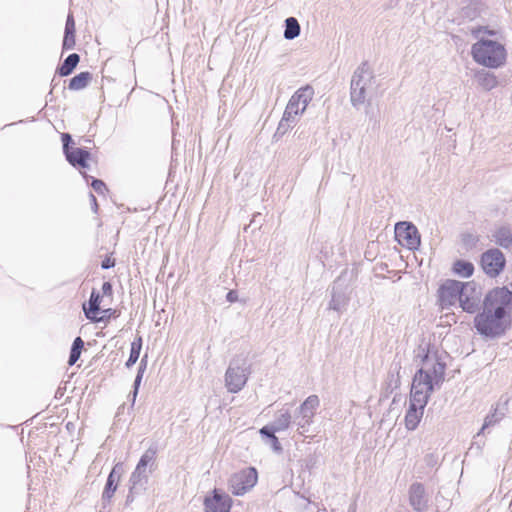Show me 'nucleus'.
I'll use <instances>...</instances> for the list:
<instances>
[{"label": "nucleus", "instance_id": "obj_1", "mask_svg": "<svg viewBox=\"0 0 512 512\" xmlns=\"http://www.w3.org/2000/svg\"><path fill=\"white\" fill-rule=\"evenodd\" d=\"M512 292L506 287L490 290L483 298L482 311L474 317V327L483 337L495 339L505 334L510 325Z\"/></svg>", "mask_w": 512, "mask_h": 512}, {"label": "nucleus", "instance_id": "obj_2", "mask_svg": "<svg viewBox=\"0 0 512 512\" xmlns=\"http://www.w3.org/2000/svg\"><path fill=\"white\" fill-rule=\"evenodd\" d=\"M157 450L148 448L141 456L136 468L129 478V491L126 497V505L131 504L135 498L147 489L149 476L154 470Z\"/></svg>", "mask_w": 512, "mask_h": 512}, {"label": "nucleus", "instance_id": "obj_3", "mask_svg": "<svg viewBox=\"0 0 512 512\" xmlns=\"http://www.w3.org/2000/svg\"><path fill=\"white\" fill-rule=\"evenodd\" d=\"M471 55L476 63L496 69L505 64L507 52L503 44L481 38L472 45Z\"/></svg>", "mask_w": 512, "mask_h": 512}, {"label": "nucleus", "instance_id": "obj_4", "mask_svg": "<svg viewBox=\"0 0 512 512\" xmlns=\"http://www.w3.org/2000/svg\"><path fill=\"white\" fill-rule=\"evenodd\" d=\"M375 76L367 62L361 63L354 71L350 83V101L353 107L363 105L374 88Z\"/></svg>", "mask_w": 512, "mask_h": 512}, {"label": "nucleus", "instance_id": "obj_5", "mask_svg": "<svg viewBox=\"0 0 512 512\" xmlns=\"http://www.w3.org/2000/svg\"><path fill=\"white\" fill-rule=\"evenodd\" d=\"M251 374V364L244 355L234 356L225 372V387L230 393L240 392L246 385Z\"/></svg>", "mask_w": 512, "mask_h": 512}, {"label": "nucleus", "instance_id": "obj_6", "mask_svg": "<svg viewBox=\"0 0 512 512\" xmlns=\"http://www.w3.org/2000/svg\"><path fill=\"white\" fill-rule=\"evenodd\" d=\"M434 386L430 370L418 369L412 380L410 400L415 401L418 405H427Z\"/></svg>", "mask_w": 512, "mask_h": 512}, {"label": "nucleus", "instance_id": "obj_7", "mask_svg": "<svg viewBox=\"0 0 512 512\" xmlns=\"http://www.w3.org/2000/svg\"><path fill=\"white\" fill-rule=\"evenodd\" d=\"M459 306L469 314L478 313L483 305L482 288L474 281L462 282Z\"/></svg>", "mask_w": 512, "mask_h": 512}, {"label": "nucleus", "instance_id": "obj_8", "mask_svg": "<svg viewBox=\"0 0 512 512\" xmlns=\"http://www.w3.org/2000/svg\"><path fill=\"white\" fill-rule=\"evenodd\" d=\"M257 480V470L249 467L234 473L228 481V487L233 495L242 496L256 485Z\"/></svg>", "mask_w": 512, "mask_h": 512}, {"label": "nucleus", "instance_id": "obj_9", "mask_svg": "<svg viewBox=\"0 0 512 512\" xmlns=\"http://www.w3.org/2000/svg\"><path fill=\"white\" fill-rule=\"evenodd\" d=\"M461 288L462 282L446 279L438 288L437 297L438 304L443 310L450 309L457 302H459V297H461Z\"/></svg>", "mask_w": 512, "mask_h": 512}, {"label": "nucleus", "instance_id": "obj_10", "mask_svg": "<svg viewBox=\"0 0 512 512\" xmlns=\"http://www.w3.org/2000/svg\"><path fill=\"white\" fill-rule=\"evenodd\" d=\"M291 418V414L288 411L280 412L270 425H266L260 429L261 435L272 438V448L278 453L282 451V446L275 436V433L286 430L291 423Z\"/></svg>", "mask_w": 512, "mask_h": 512}, {"label": "nucleus", "instance_id": "obj_11", "mask_svg": "<svg viewBox=\"0 0 512 512\" xmlns=\"http://www.w3.org/2000/svg\"><path fill=\"white\" fill-rule=\"evenodd\" d=\"M483 271L490 277L498 276L504 269L506 260L504 254L497 248L484 252L481 256Z\"/></svg>", "mask_w": 512, "mask_h": 512}, {"label": "nucleus", "instance_id": "obj_12", "mask_svg": "<svg viewBox=\"0 0 512 512\" xmlns=\"http://www.w3.org/2000/svg\"><path fill=\"white\" fill-rule=\"evenodd\" d=\"M123 472V467L120 463L116 464L108 475L102 497L101 507L98 512H109V505L114 493L117 490L119 480Z\"/></svg>", "mask_w": 512, "mask_h": 512}, {"label": "nucleus", "instance_id": "obj_13", "mask_svg": "<svg viewBox=\"0 0 512 512\" xmlns=\"http://www.w3.org/2000/svg\"><path fill=\"white\" fill-rule=\"evenodd\" d=\"M231 507V497L217 488L212 491V496H206L204 499L205 512H230Z\"/></svg>", "mask_w": 512, "mask_h": 512}, {"label": "nucleus", "instance_id": "obj_14", "mask_svg": "<svg viewBox=\"0 0 512 512\" xmlns=\"http://www.w3.org/2000/svg\"><path fill=\"white\" fill-rule=\"evenodd\" d=\"M396 236L405 241V245L411 249H417L420 245V235L417 228L409 222H400L395 226Z\"/></svg>", "mask_w": 512, "mask_h": 512}, {"label": "nucleus", "instance_id": "obj_15", "mask_svg": "<svg viewBox=\"0 0 512 512\" xmlns=\"http://www.w3.org/2000/svg\"><path fill=\"white\" fill-rule=\"evenodd\" d=\"M409 504L417 512H425L428 509V498L423 484L416 482L410 486Z\"/></svg>", "mask_w": 512, "mask_h": 512}, {"label": "nucleus", "instance_id": "obj_16", "mask_svg": "<svg viewBox=\"0 0 512 512\" xmlns=\"http://www.w3.org/2000/svg\"><path fill=\"white\" fill-rule=\"evenodd\" d=\"M426 405H418L415 401H409V407L405 415V427L413 431L417 428Z\"/></svg>", "mask_w": 512, "mask_h": 512}, {"label": "nucleus", "instance_id": "obj_17", "mask_svg": "<svg viewBox=\"0 0 512 512\" xmlns=\"http://www.w3.org/2000/svg\"><path fill=\"white\" fill-rule=\"evenodd\" d=\"M66 160L74 167L79 166L81 168L88 167V160L90 158V152L84 148H73L67 154H65Z\"/></svg>", "mask_w": 512, "mask_h": 512}, {"label": "nucleus", "instance_id": "obj_18", "mask_svg": "<svg viewBox=\"0 0 512 512\" xmlns=\"http://www.w3.org/2000/svg\"><path fill=\"white\" fill-rule=\"evenodd\" d=\"M298 114H293L292 104L287 105L283 113L282 119L280 120L276 134L284 135L287 131L293 128L298 120Z\"/></svg>", "mask_w": 512, "mask_h": 512}, {"label": "nucleus", "instance_id": "obj_19", "mask_svg": "<svg viewBox=\"0 0 512 512\" xmlns=\"http://www.w3.org/2000/svg\"><path fill=\"white\" fill-rule=\"evenodd\" d=\"M339 280L334 282L331 290V300L329 302V309L341 312L347 305L348 298L344 292L337 289Z\"/></svg>", "mask_w": 512, "mask_h": 512}, {"label": "nucleus", "instance_id": "obj_20", "mask_svg": "<svg viewBox=\"0 0 512 512\" xmlns=\"http://www.w3.org/2000/svg\"><path fill=\"white\" fill-rule=\"evenodd\" d=\"M320 405V400L317 395H310L306 398V400L300 405L297 412L300 415H304L306 418L313 419L317 408Z\"/></svg>", "mask_w": 512, "mask_h": 512}, {"label": "nucleus", "instance_id": "obj_21", "mask_svg": "<svg viewBox=\"0 0 512 512\" xmlns=\"http://www.w3.org/2000/svg\"><path fill=\"white\" fill-rule=\"evenodd\" d=\"M477 83L486 91H490L498 85L497 77L494 73L484 69L475 74Z\"/></svg>", "mask_w": 512, "mask_h": 512}, {"label": "nucleus", "instance_id": "obj_22", "mask_svg": "<svg viewBox=\"0 0 512 512\" xmlns=\"http://www.w3.org/2000/svg\"><path fill=\"white\" fill-rule=\"evenodd\" d=\"M495 242L505 248L509 249L512 247V229L507 226L499 227L493 234Z\"/></svg>", "mask_w": 512, "mask_h": 512}, {"label": "nucleus", "instance_id": "obj_23", "mask_svg": "<svg viewBox=\"0 0 512 512\" xmlns=\"http://www.w3.org/2000/svg\"><path fill=\"white\" fill-rule=\"evenodd\" d=\"M101 298L99 292L92 290L88 301V308L83 307L87 319L94 320L95 315L100 312Z\"/></svg>", "mask_w": 512, "mask_h": 512}, {"label": "nucleus", "instance_id": "obj_24", "mask_svg": "<svg viewBox=\"0 0 512 512\" xmlns=\"http://www.w3.org/2000/svg\"><path fill=\"white\" fill-rule=\"evenodd\" d=\"M80 61V56L77 53H72L66 57L63 63L57 68V73L60 76H68L76 68Z\"/></svg>", "mask_w": 512, "mask_h": 512}, {"label": "nucleus", "instance_id": "obj_25", "mask_svg": "<svg viewBox=\"0 0 512 512\" xmlns=\"http://www.w3.org/2000/svg\"><path fill=\"white\" fill-rule=\"evenodd\" d=\"M294 98L297 100L299 105L305 111L310 101L314 96V89L310 85H306L304 87L299 88L294 94Z\"/></svg>", "mask_w": 512, "mask_h": 512}, {"label": "nucleus", "instance_id": "obj_26", "mask_svg": "<svg viewBox=\"0 0 512 512\" xmlns=\"http://www.w3.org/2000/svg\"><path fill=\"white\" fill-rule=\"evenodd\" d=\"M445 369V363L439 361L437 358L434 360L431 367L424 368V370H430L432 380L436 386L444 381Z\"/></svg>", "mask_w": 512, "mask_h": 512}, {"label": "nucleus", "instance_id": "obj_27", "mask_svg": "<svg viewBox=\"0 0 512 512\" xmlns=\"http://www.w3.org/2000/svg\"><path fill=\"white\" fill-rule=\"evenodd\" d=\"M91 79L92 75L90 72H81L70 79L68 87L73 91L84 89L89 84Z\"/></svg>", "mask_w": 512, "mask_h": 512}, {"label": "nucleus", "instance_id": "obj_28", "mask_svg": "<svg viewBox=\"0 0 512 512\" xmlns=\"http://www.w3.org/2000/svg\"><path fill=\"white\" fill-rule=\"evenodd\" d=\"M300 24L294 17H288L285 20L284 38L287 40H293L300 35Z\"/></svg>", "mask_w": 512, "mask_h": 512}, {"label": "nucleus", "instance_id": "obj_29", "mask_svg": "<svg viewBox=\"0 0 512 512\" xmlns=\"http://www.w3.org/2000/svg\"><path fill=\"white\" fill-rule=\"evenodd\" d=\"M142 349V337L139 336L131 343L130 355L125 363L126 368H131L139 359Z\"/></svg>", "mask_w": 512, "mask_h": 512}, {"label": "nucleus", "instance_id": "obj_30", "mask_svg": "<svg viewBox=\"0 0 512 512\" xmlns=\"http://www.w3.org/2000/svg\"><path fill=\"white\" fill-rule=\"evenodd\" d=\"M453 272L461 277L468 278L474 272V265L465 260H457L453 264Z\"/></svg>", "mask_w": 512, "mask_h": 512}, {"label": "nucleus", "instance_id": "obj_31", "mask_svg": "<svg viewBox=\"0 0 512 512\" xmlns=\"http://www.w3.org/2000/svg\"><path fill=\"white\" fill-rule=\"evenodd\" d=\"M84 347V341L81 337H76L72 343L70 355L68 359V364L70 366L74 365L80 358L82 349Z\"/></svg>", "mask_w": 512, "mask_h": 512}, {"label": "nucleus", "instance_id": "obj_32", "mask_svg": "<svg viewBox=\"0 0 512 512\" xmlns=\"http://www.w3.org/2000/svg\"><path fill=\"white\" fill-rule=\"evenodd\" d=\"M400 371H401V363L400 361H394L391 365L389 371V384L393 385L394 388H398L401 384L400 382Z\"/></svg>", "mask_w": 512, "mask_h": 512}, {"label": "nucleus", "instance_id": "obj_33", "mask_svg": "<svg viewBox=\"0 0 512 512\" xmlns=\"http://www.w3.org/2000/svg\"><path fill=\"white\" fill-rule=\"evenodd\" d=\"M505 413L504 412H498L497 409H495L492 413L488 414L485 419H484V423H483V426L481 428V430L479 431L478 433V436L483 433V431L490 427V426H493L495 425L496 423H498L501 419H503Z\"/></svg>", "mask_w": 512, "mask_h": 512}, {"label": "nucleus", "instance_id": "obj_34", "mask_svg": "<svg viewBox=\"0 0 512 512\" xmlns=\"http://www.w3.org/2000/svg\"><path fill=\"white\" fill-rule=\"evenodd\" d=\"M313 422V419L306 418L304 415H300L298 412L295 414L294 424L297 426V429L300 434H304L308 431V427Z\"/></svg>", "mask_w": 512, "mask_h": 512}, {"label": "nucleus", "instance_id": "obj_35", "mask_svg": "<svg viewBox=\"0 0 512 512\" xmlns=\"http://www.w3.org/2000/svg\"><path fill=\"white\" fill-rule=\"evenodd\" d=\"M75 46V34L64 33L62 49L63 51L71 50Z\"/></svg>", "mask_w": 512, "mask_h": 512}, {"label": "nucleus", "instance_id": "obj_36", "mask_svg": "<svg viewBox=\"0 0 512 512\" xmlns=\"http://www.w3.org/2000/svg\"><path fill=\"white\" fill-rule=\"evenodd\" d=\"M102 315L100 317H97L95 315V319L91 320L92 322H104L111 317H116V310L108 308L101 311Z\"/></svg>", "mask_w": 512, "mask_h": 512}, {"label": "nucleus", "instance_id": "obj_37", "mask_svg": "<svg viewBox=\"0 0 512 512\" xmlns=\"http://www.w3.org/2000/svg\"><path fill=\"white\" fill-rule=\"evenodd\" d=\"M61 140L63 143V152L64 154H67L73 149L70 147V145L73 144L72 136L69 133H62Z\"/></svg>", "mask_w": 512, "mask_h": 512}, {"label": "nucleus", "instance_id": "obj_38", "mask_svg": "<svg viewBox=\"0 0 512 512\" xmlns=\"http://www.w3.org/2000/svg\"><path fill=\"white\" fill-rule=\"evenodd\" d=\"M480 33H485L490 36L496 35V31L490 30L488 27L478 26L471 30V34L474 38H478Z\"/></svg>", "mask_w": 512, "mask_h": 512}, {"label": "nucleus", "instance_id": "obj_39", "mask_svg": "<svg viewBox=\"0 0 512 512\" xmlns=\"http://www.w3.org/2000/svg\"><path fill=\"white\" fill-rule=\"evenodd\" d=\"M76 28H75V21L73 15L70 13L67 16L66 24H65V31L64 33L68 34H75Z\"/></svg>", "mask_w": 512, "mask_h": 512}, {"label": "nucleus", "instance_id": "obj_40", "mask_svg": "<svg viewBox=\"0 0 512 512\" xmlns=\"http://www.w3.org/2000/svg\"><path fill=\"white\" fill-rule=\"evenodd\" d=\"M91 186L99 194H103L107 190L105 183L100 179L93 178Z\"/></svg>", "mask_w": 512, "mask_h": 512}, {"label": "nucleus", "instance_id": "obj_41", "mask_svg": "<svg viewBox=\"0 0 512 512\" xmlns=\"http://www.w3.org/2000/svg\"><path fill=\"white\" fill-rule=\"evenodd\" d=\"M292 104V111H293V114H298V115H302L305 111L303 110V108L299 105V103L297 102V100L294 98V96L292 95L291 98L289 99L288 101V104L287 105H291Z\"/></svg>", "mask_w": 512, "mask_h": 512}, {"label": "nucleus", "instance_id": "obj_42", "mask_svg": "<svg viewBox=\"0 0 512 512\" xmlns=\"http://www.w3.org/2000/svg\"><path fill=\"white\" fill-rule=\"evenodd\" d=\"M143 375L144 374L137 373V375L135 377L134 384H133V401H135V398L138 394V390H139Z\"/></svg>", "mask_w": 512, "mask_h": 512}, {"label": "nucleus", "instance_id": "obj_43", "mask_svg": "<svg viewBox=\"0 0 512 512\" xmlns=\"http://www.w3.org/2000/svg\"><path fill=\"white\" fill-rule=\"evenodd\" d=\"M147 363H148V355L145 354L141 360H140V363H139V367H138V371L137 373L139 374H144L146 368H147Z\"/></svg>", "mask_w": 512, "mask_h": 512}, {"label": "nucleus", "instance_id": "obj_44", "mask_svg": "<svg viewBox=\"0 0 512 512\" xmlns=\"http://www.w3.org/2000/svg\"><path fill=\"white\" fill-rule=\"evenodd\" d=\"M115 266V260L114 259H111L110 257H106L102 262H101V268L102 269H110L112 267Z\"/></svg>", "mask_w": 512, "mask_h": 512}, {"label": "nucleus", "instance_id": "obj_45", "mask_svg": "<svg viewBox=\"0 0 512 512\" xmlns=\"http://www.w3.org/2000/svg\"><path fill=\"white\" fill-rule=\"evenodd\" d=\"M226 299L228 302L230 303H234L238 300V293L236 290H230L227 295H226Z\"/></svg>", "mask_w": 512, "mask_h": 512}, {"label": "nucleus", "instance_id": "obj_46", "mask_svg": "<svg viewBox=\"0 0 512 512\" xmlns=\"http://www.w3.org/2000/svg\"><path fill=\"white\" fill-rule=\"evenodd\" d=\"M102 292L104 295L112 294V285L110 282H104L102 285Z\"/></svg>", "mask_w": 512, "mask_h": 512}, {"label": "nucleus", "instance_id": "obj_47", "mask_svg": "<svg viewBox=\"0 0 512 512\" xmlns=\"http://www.w3.org/2000/svg\"><path fill=\"white\" fill-rule=\"evenodd\" d=\"M89 198H90V203H91L93 212L97 213V211H98V203H97L96 197L92 193H90L89 194Z\"/></svg>", "mask_w": 512, "mask_h": 512}, {"label": "nucleus", "instance_id": "obj_48", "mask_svg": "<svg viewBox=\"0 0 512 512\" xmlns=\"http://www.w3.org/2000/svg\"><path fill=\"white\" fill-rule=\"evenodd\" d=\"M463 240H464L465 242H466V241H470V240L474 241V238H473V236H472V235H470V234H469V235H466V236L464 237V239H463Z\"/></svg>", "mask_w": 512, "mask_h": 512}, {"label": "nucleus", "instance_id": "obj_49", "mask_svg": "<svg viewBox=\"0 0 512 512\" xmlns=\"http://www.w3.org/2000/svg\"><path fill=\"white\" fill-rule=\"evenodd\" d=\"M429 361H430L429 355H428V354H426V355H425V357H424V363H425L426 365H428Z\"/></svg>", "mask_w": 512, "mask_h": 512}]
</instances>
